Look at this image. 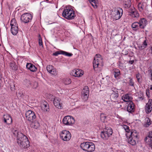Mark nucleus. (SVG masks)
Segmentation results:
<instances>
[{"label":"nucleus","mask_w":152,"mask_h":152,"mask_svg":"<svg viewBox=\"0 0 152 152\" xmlns=\"http://www.w3.org/2000/svg\"><path fill=\"white\" fill-rule=\"evenodd\" d=\"M150 143H149V145L152 148V140L150 139Z\"/></svg>","instance_id":"09e8293b"},{"label":"nucleus","mask_w":152,"mask_h":152,"mask_svg":"<svg viewBox=\"0 0 152 152\" xmlns=\"http://www.w3.org/2000/svg\"><path fill=\"white\" fill-rule=\"evenodd\" d=\"M130 80H129V85L132 86H134V82L132 79L131 78H129Z\"/></svg>","instance_id":"37998d69"},{"label":"nucleus","mask_w":152,"mask_h":152,"mask_svg":"<svg viewBox=\"0 0 152 152\" xmlns=\"http://www.w3.org/2000/svg\"><path fill=\"white\" fill-rule=\"evenodd\" d=\"M40 35H39V46L42 45L43 43L42 40V39L40 37Z\"/></svg>","instance_id":"c03bdc74"},{"label":"nucleus","mask_w":152,"mask_h":152,"mask_svg":"<svg viewBox=\"0 0 152 152\" xmlns=\"http://www.w3.org/2000/svg\"><path fill=\"white\" fill-rule=\"evenodd\" d=\"M113 133V131L111 128L107 127L101 133V136L102 138L104 140H107L110 137Z\"/></svg>","instance_id":"20e7f679"},{"label":"nucleus","mask_w":152,"mask_h":152,"mask_svg":"<svg viewBox=\"0 0 152 152\" xmlns=\"http://www.w3.org/2000/svg\"><path fill=\"white\" fill-rule=\"evenodd\" d=\"M102 59L101 56L99 54H96L94 57L93 66L94 69L98 67L99 66H102Z\"/></svg>","instance_id":"423d86ee"},{"label":"nucleus","mask_w":152,"mask_h":152,"mask_svg":"<svg viewBox=\"0 0 152 152\" xmlns=\"http://www.w3.org/2000/svg\"><path fill=\"white\" fill-rule=\"evenodd\" d=\"M62 53H63V55H64L65 56H68L69 57L71 56H72V53H67V52H65L64 51H63Z\"/></svg>","instance_id":"79ce46f5"},{"label":"nucleus","mask_w":152,"mask_h":152,"mask_svg":"<svg viewBox=\"0 0 152 152\" xmlns=\"http://www.w3.org/2000/svg\"><path fill=\"white\" fill-rule=\"evenodd\" d=\"M132 3L131 0H124V5L125 8H129L131 6Z\"/></svg>","instance_id":"c756f323"},{"label":"nucleus","mask_w":152,"mask_h":152,"mask_svg":"<svg viewBox=\"0 0 152 152\" xmlns=\"http://www.w3.org/2000/svg\"><path fill=\"white\" fill-rule=\"evenodd\" d=\"M148 137L150 138H152V131L149 132Z\"/></svg>","instance_id":"de8ad7c7"},{"label":"nucleus","mask_w":152,"mask_h":152,"mask_svg":"<svg viewBox=\"0 0 152 152\" xmlns=\"http://www.w3.org/2000/svg\"><path fill=\"white\" fill-rule=\"evenodd\" d=\"M112 93L110 95V99L112 101L116 102H117V99L118 96V92L117 89L112 88Z\"/></svg>","instance_id":"f8f14e48"},{"label":"nucleus","mask_w":152,"mask_h":152,"mask_svg":"<svg viewBox=\"0 0 152 152\" xmlns=\"http://www.w3.org/2000/svg\"><path fill=\"white\" fill-rule=\"evenodd\" d=\"M32 19V16L31 14L27 13L23 14L20 18L21 21L24 23H28Z\"/></svg>","instance_id":"9b49d317"},{"label":"nucleus","mask_w":152,"mask_h":152,"mask_svg":"<svg viewBox=\"0 0 152 152\" xmlns=\"http://www.w3.org/2000/svg\"><path fill=\"white\" fill-rule=\"evenodd\" d=\"M81 148L83 151L87 152H92L95 150V145L91 142H86L81 143L80 145Z\"/></svg>","instance_id":"f257e3e1"},{"label":"nucleus","mask_w":152,"mask_h":152,"mask_svg":"<svg viewBox=\"0 0 152 152\" xmlns=\"http://www.w3.org/2000/svg\"><path fill=\"white\" fill-rule=\"evenodd\" d=\"M138 22L139 24L140 28L144 29L147 24V21L145 19L142 18Z\"/></svg>","instance_id":"4be33fe9"},{"label":"nucleus","mask_w":152,"mask_h":152,"mask_svg":"<svg viewBox=\"0 0 152 152\" xmlns=\"http://www.w3.org/2000/svg\"><path fill=\"white\" fill-rule=\"evenodd\" d=\"M151 53H152V47H151Z\"/></svg>","instance_id":"5fc2aeb1"},{"label":"nucleus","mask_w":152,"mask_h":152,"mask_svg":"<svg viewBox=\"0 0 152 152\" xmlns=\"http://www.w3.org/2000/svg\"><path fill=\"white\" fill-rule=\"evenodd\" d=\"M82 97L84 100L88 99L89 95V88L88 86H85L83 89L82 92Z\"/></svg>","instance_id":"4468645a"},{"label":"nucleus","mask_w":152,"mask_h":152,"mask_svg":"<svg viewBox=\"0 0 152 152\" xmlns=\"http://www.w3.org/2000/svg\"><path fill=\"white\" fill-rule=\"evenodd\" d=\"M25 115L26 119L30 121H33L36 117L34 112L30 110L26 111Z\"/></svg>","instance_id":"ddd939ff"},{"label":"nucleus","mask_w":152,"mask_h":152,"mask_svg":"<svg viewBox=\"0 0 152 152\" xmlns=\"http://www.w3.org/2000/svg\"><path fill=\"white\" fill-rule=\"evenodd\" d=\"M46 1H48V0H46Z\"/></svg>","instance_id":"13d9d810"},{"label":"nucleus","mask_w":152,"mask_h":152,"mask_svg":"<svg viewBox=\"0 0 152 152\" xmlns=\"http://www.w3.org/2000/svg\"><path fill=\"white\" fill-rule=\"evenodd\" d=\"M123 14V10L120 8H117L114 9L112 13V17L113 20H115L119 19Z\"/></svg>","instance_id":"7ed1b4c3"},{"label":"nucleus","mask_w":152,"mask_h":152,"mask_svg":"<svg viewBox=\"0 0 152 152\" xmlns=\"http://www.w3.org/2000/svg\"><path fill=\"white\" fill-rule=\"evenodd\" d=\"M64 124L66 125H71L75 123V120L73 117L70 116L65 117L62 120Z\"/></svg>","instance_id":"9d476101"},{"label":"nucleus","mask_w":152,"mask_h":152,"mask_svg":"<svg viewBox=\"0 0 152 152\" xmlns=\"http://www.w3.org/2000/svg\"><path fill=\"white\" fill-rule=\"evenodd\" d=\"M138 0H136V1H137H137H138Z\"/></svg>","instance_id":"4d7b16f0"},{"label":"nucleus","mask_w":152,"mask_h":152,"mask_svg":"<svg viewBox=\"0 0 152 152\" xmlns=\"http://www.w3.org/2000/svg\"><path fill=\"white\" fill-rule=\"evenodd\" d=\"M63 51H56L54 53H53V56H58L59 54H63V53L62 52Z\"/></svg>","instance_id":"4c0bfd02"},{"label":"nucleus","mask_w":152,"mask_h":152,"mask_svg":"<svg viewBox=\"0 0 152 152\" xmlns=\"http://www.w3.org/2000/svg\"><path fill=\"white\" fill-rule=\"evenodd\" d=\"M136 77L137 79V81L139 82L142 78L141 75L140 74L138 73L136 75Z\"/></svg>","instance_id":"a19ab883"},{"label":"nucleus","mask_w":152,"mask_h":152,"mask_svg":"<svg viewBox=\"0 0 152 152\" xmlns=\"http://www.w3.org/2000/svg\"><path fill=\"white\" fill-rule=\"evenodd\" d=\"M149 90H146V94H147V96H148V95L147 94V92H148L149 93Z\"/></svg>","instance_id":"603ef678"},{"label":"nucleus","mask_w":152,"mask_h":152,"mask_svg":"<svg viewBox=\"0 0 152 152\" xmlns=\"http://www.w3.org/2000/svg\"><path fill=\"white\" fill-rule=\"evenodd\" d=\"M137 139H134L133 138L129 137L128 139V142L132 145H134L136 144V140Z\"/></svg>","instance_id":"2f4dec72"},{"label":"nucleus","mask_w":152,"mask_h":152,"mask_svg":"<svg viewBox=\"0 0 152 152\" xmlns=\"http://www.w3.org/2000/svg\"><path fill=\"white\" fill-rule=\"evenodd\" d=\"M122 127L125 130L126 132L127 133L126 134L127 136H129L130 135V137H129L133 138L134 139H137L138 134L136 130H132L131 131L130 133V130L128 126L126 125H123L122 126Z\"/></svg>","instance_id":"39448f33"},{"label":"nucleus","mask_w":152,"mask_h":152,"mask_svg":"<svg viewBox=\"0 0 152 152\" xmlns=\"http://www.w3.org/2000/svg\"><path fill=\"white\" fill-rule=\"evenodd\" d=\"M119 68L121 69L124 68V67L125 66H124V65L123 63H121V62H119Z\"/></svg>","instance_id":"a18cd8bd"},{"label":"nucleus","mask_w":152,"mask_h":152,"mask_svg":"<svg viewBox=\"0 0 152 152\" xmlns=\"http://www.w3.org/2000/svg\"><path fill=\"white\" fill-rule=\"evenodd\" d=\"M10 66L11 68L14 70H16L18 67L15 63L14 62H12L10 63Z\"/></svg>","instance_id":"473e14b6"},{"label":"nucleus","mask_w":152,"mask_h":152,"mask_svg":"<svg viewBox=\"0 0 152 152\" xmlns=\"http://www.w3.org/2000/svg\"><path fill=\"white\" fill-rule=\"evenodd\" d=\"M137 2V7L139 11L140 12H142L145 9L146 4L144 2Z\"/></svg>","instance_id":"aec40b11"},{"label":"nucleus","mask_w":152,"mask_h":152,"mask_svg":"<svg viewBox=\"0 0 152 152\" xmlns=\"http://www.w3.org/2000/svg\"><path fill=\"white\" fill-rule=\"evenodd\" d=\"M132 98L130 95L128 94H126L123 95L122 96V99L125 102H132Z\"/></svg>","instance_id":"b1692460"},{"label":"nucleus","mask_w":152,"mask_h":152,"mask_svg":"<svg viewBox=\"0 0 152 152\" xmlns=\"http://www.w3.org/2000/svg\"><path fill=\"white\" fill-rule=\"evenodd\" d=\"M3 120L4 123L8 124H11L12 120L10 115L8 114H4L3 116Z\"/></svg>","instance_id":"a211bd4d"},{"label":"nucleus","mask_w":152,"mask_h":152,"mask_svg":"<svg viewBox=\"0 0 152 152\" xmlns=\"http://www.w3.org/2000/svg\"><path fill=\"white\" fill-rule=\"evenodd\" d=\"M26 67L31 71L34 72L37 71V68L33 64L30 63H27L26 66Z\"/></svg>","instance_id":"393cba45"},{"label":"nucleus","mask_w":152,"mask_h":152,"mask_svg":"<svg viewBox=\"0 0 152 152\" xmlns=\"http://www.w3.org/2000/svg\"><path fill=\"white\" fill-rule=\"evenodd\" d=\"M40 126L39 123L37 121L32 122L31 124V126L34 129H37Z\"/></svg>","instance_id":"c85d7f7f"},{"label":"nucleus","mask_w":152,"mask_h":152,"mask_svg":"<svg viewBox=\"0 0 152 152\" xmlns=\"http://www.w3.org/2000/svg\"><path fill=\"white\" fill-rule=\"evenodd\" d=\"M150 73H151V80H152V70H150Z\"/></svg>","instance_id":"3c124183"},{"label":"nucleus","mask_w":152,"mask_h":152,"mask_svg":"<svg viewBox=\"0 0 152 152\" xmlns=\"http://www.w3.org/2000/svg\"><path fill=\"white\" fill-rule=\"evenodd\" d=\"M24 138L25 139L24 141L18 145L21 148H27L29 147L30 142L27 137H24Z\"/></svg>","instance_id":"412c9836"},{"label":"nucleus","mask_w":152,"mask_h":152,"mask_svg":"<svg viewBox=\"0 0 152 152\" xmlns=\"http://www.w3.org/2000/svg\"><path fill=\"white\" fill-rule=\"evenodd\" d=\"M84 72L83 70L77 69L72 70L71 73V74L75 77H81L84 74Z\"/></svg>","instance_id":"2eb2a0df"},{"label":"nucleus","mask_w":152,"mask_h":152,"mask_svg":"<svg viewBox=\"0 0 152 152\" xmlns=\"http://www.w3.org/2000/svg\"><path fill=\"white\" fill-rule=\"evenodd\" d=\"M139 26V24L138 22H135L132 24V27L134 30L136 31L140 28Z\"/></svg>","instance_id":"7c9ffc66"},{"label":"nucleus","mask_w":152,"mask_h":152,"mask_svg":"<svg viewBox=\"0 0 152 152\" xmlns=\"http://www.w3.org/2000/svg\"><path fill=\"white\" fill-rule=\"evenodd\" d=\"M150 90H152V85H150Z\"/></svg>","instance_id":"864d4df0"},{"label":"nucleus","mask_w":152,"mask_h":152,"mask_svg":"<svg viewBox=\"0 0 152 152\" xmlns=\"http://www.w3.org/2000/svg\"><path fill=\"white\" fill-rule=\"evenodd\" d=\"M143 46H142L141 47V49H143L146 47L147 45V43L146 40H145L143 43Z\"/></svg>","instance_id":"58836bf2"},{"label":"nucleus","mask_w":152,"mask_h":152,"mask_svg":"<svg viewBox=\"0 0 152 152\" xmlns=\"http://www.w3.org/2000/svg\"><path fill=\"white\" fill-rule=\"evenodd\" d=\"M114 74L115 78H116L120 75V71L118 69H115L114 70Z\"/></svg>","instance_id":"f704fd0d"},{"label":"nucleus","mask_w":152,"mask_h":152,"mask_svg":"<svg viewBox=\"0 0 152 152\" xmlns=\"http://www.w3.org/2000/svg\"><path fill=\"white\" fill-rule=\"evenodd\" d=\"M62 15L64 18L68 20L74 19L76 16L73 10L69 8H66L64 9Z\"/></svg>","instance_id":"f03ea898"},{"label":"nucleus","mask_w":152,"mask_h":152,"mask_svg":"<svg viewBox=\"0 0 152 152\" xmlns=\"http://www.w3.org/2000/svg\"><path fill=\"white\" fill-rule=\"evenodd\" d=\"M10 88L12 90H15V87L14 85L12 86H10Z\"/></svg>","instance_id":"49530a36"},{"label":"nucleus","mask_w":152,"mask_h":152,"mask_svg":"<svg viewBox=\"0 0 152 152\" xmlns=\"http://www.w3.org/2000/svg\"><path fill=\"white\" fill-rule=\"evenodd\" d=\"M145 110L146 113H149L151 112L152 110V99H150L145 107Z\"/></svg>","instance_id":"dca6fc26"},{"label":"nucleus","mask_w":152,"mask_h":152,"mask_svg":"<svg viewBox=\"0 0 152 152\" xmlns=\"http://www.w3.org/2000/svg\"><path fill=\"white\" fill-rule=\"evenodd\" d=\"M11 28V31L13 35H16L18 33V28L16 21L15 19H12L10 22Z\"/></svg>","instance_id":"0eeeda50"},{"label":"nucleus","mask_w":152,"mask_h":152,"mask_svg":"<svg viewBox=\"0 0 152 152\" xmlns=\"http://www.w3.org/2000/svg\"><path fill=\"white\" fill-rule=\"evenodd\" d=\"M91 5L95 8L97 7L96 5L97 0H89Z\"/></svg>","instance_id":"72a5a7b5"},{"label":"nucleus","mask_w":152,"mask_h":152,"mask_svg":"<svg viewBox=\"0 0 152 152\" xmlns=\"http://www.w3.org/2000/svg\"><path fill=\"white\" fill-rule=\"evenodd\" d=\"M131 14L130 15L133 18L137 17L139 16V14L136 11L134 7L132 8L130 12Z\"/></svg>","instance_id":"cd10ccee"},{"label":"nucleus","mask_w":152,"mask_h":152,"mask_svg":"<svg viewBox=\"0 0 152 152\" xmlns=\"http://www.w3.org/2000/svg\"><path fill=\"white\" fill-rule=\"evenodd\" d=\"M53 99H54L53 102L55 106L57 108L61 109L62 108V104L60 103V99L58 97H55L52 95Z\"/></svg>","instance_id":"f3484780"},{"label":"nucleus","mask_w":152,"mask_h":152,"mask_svg":"<svg viewBox=\"0 0 152 152\" xmlns=\"http://www.w3.org/2000/svg\"><path fill=\"white\" fill-rule=\"evenodd\" d=\"M106 118V115L104 114H101L100 115V119L102 121L104 122Z\"/></svg>","instance_id":"ea45409f"},{"label":"nucleus","mask_w":152,"mask_h":152,"mask_svg":"<svg viewBox=\"0 0 152 152\" xmlns=\"http://www.w3.org/2000/svg\"><path fill=\"white\" fill-rule=\"evenodd\" d=\"M41 107L42 110L44 112H48L49 111V105L46 102L42 103Z\"/></svg>","instance_id":"5701e85b"},{"label":"nucleus","mask_w":152,"mask_h":152,"mask_svg":"<svg viewBox=\"0 0 152 152\" xmlns=\"http://www.w3.org/2000/svg\"><path fill=\"white\" fill-rule=\"evenodd\" d=\"M46 68L48 71L52 75H57V73L56 69L54 68L52 65H48Z\"/></svg>","instance_id":"6ab92c4d"},{"label":"nucleus","mask_w":152,"mask_h":152,"mask_svg":"<svg viewBox=\"0 0 152 152\" xmlns=\"http://www.w3.org/2000/svg\"><path fill=\"white\" fill-rule=\"evenodd\" d=\"M146 140H147L146 138L145 139V141Z\"/></svg>","instance_id":"6e6d98bb"},{"label":"nucleus","mask_w":152,"mask_h":152,"mask_svg":"<svg viewBox=\"0 0 152 152\" xmlns=\"http://www.w3.org/2000/svg\"><path fill=\"white\" fill-rule=\"evenodd\" d=\"M27 84L28 87H29V85H31V87L33 89H36L38 87V83L36 82H32L29 80H27Z\"/></svg>","instance_id":"bb28decb"},{"label":"nucleus","mask_w":152,"mask_h":152,"mask_svg":"<svg viewBox=\"0 0 152 152\" xmlns=\"http://www.w3.org/2000/svg\"><path fill=\"white\" fill-rule=\"evenodd\" d=\"M63 81L64 83L66 85L69 84L71 83V79L69 78H64Z\"/></svg>","instance_id":"c9c22d12"},{"label":"nucleus","mask_w":152,"mask_h":152,"mask_svg":"<svg viewBox=\"0 0 152 152\" xmlns=\"http://www.w3.org/2000/svg\"><path fill=\"white\" fill-rule=\"evenodd\" d=\"M13 134L15 137H17V142L18 144L21 143L24 141V137H27L21 132H18L16 130L14 131Z\"/></svg>","instance_id":"1a4fd4ad"},{"label":"nucleus","mask_w":152,"mask_h":152,"mask_svg":"<svg viewBox=\"0 0 152 152\" xmlns=\"http://www.w3.org/2000/svg\"><path fill=\"white\" fill-rule=\"evenodd\" d=\"M61 138L63 141H68L71 137L70 133L68 131L64 130L61 131L60 134Z\"/></svg>","instance_id":"6e6552de"},{"label":"nucleus","mask_w":152,"mask_h":152,"mask_svg":"<svg viewBox=\"0 0 152 152\" xmlns=\"http://www.w3.org/2000/svg\"><path fill=\"white\" fill-rule=\"evenodd\" d=\"M134 60H132V61H129V64H133V63H134Z\"/></svg>","instance_id":"8fccbe9b"},{"label":"nucleus","mask_w":152,"mask_h":152,"mask_svg":"<svg viewBox=\"0 0 152 152\" xmlns=\"http://www.w3.org/2000/svg\"><path fill=\"white\" fill-rule=\"evenodd\" d=\"M134 104L133 102H130L127 107V110L129 112L131 113L134 111Z\"/></svg>","instance_id":"a878e982"},{"label":"nucleus","mask_w":152,"mask_h":152,"mask_svg":"<svg viewBox=\"0 0 152 152\" xmlns=\"http://www.w3.org/2000/svg\"><path fill=\"white\" fill-rule=\"evenodd\" d=\"M146 119V122L145 124V127H147L151 124V120L149 118H147Z\"/></svg>","instance_id":"e433bc0d"}]
</instances>
